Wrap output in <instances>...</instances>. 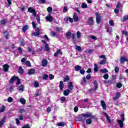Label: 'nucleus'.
<instances>
[{
    "label": "nucleus",
    "mask_w": 128,
    "mask_h": 128,
    "mask_svg": "<svg viewBox=\"0 0 128 128\" xmlns=\"http://www.w3.org/2000/svg\"><path fill=\"white\" fill-rule=\"evenodd\" d=\"M79 118H80V120H81L82 122H86V118H92L93 120H98L96 116L92 115V114L90 112H86V114H82L81 116Z\"/></svg>",
    "instance_id": "f257e3e1"
},
{
    "label": "nucleus",
    "mask_w": 128,
    "mask_h": 128,
    "mask_svg": "<svg viewBox=\"0 0 128 128\" xmlns=\"http://www.w3.org/2000/svg\"><path fill=\"white\" fill-rule=\"evenodd\" d=\"M71 36L72 41L74 44H76V34H72L70 32H68L66 34V36L67 38H70Z\"/></svg>",
    "instance_id": "f03ea898"
},
{
    "label": "nucleus",
    "mask_w": 128,
    "mask_h": 128,
    "mask_svg": "<svg viewBox=\"0 0 128 128\" xmlns=\"http://www.w3.org/2000/svg\"><path fill=\"white\" fill-rule=\"evenodd\" d=\"M121 120H118V123L120 128H124V114H122L120 116Z\"/></svg>",
    "instance_id": "7ed1b4c3"
},
{
    "label": "nucleus",
    "mask_w": 128,
    "mask_h": 128,
    "mask_svg": "<svg viewBox=\"0 0 128 128\" xmlns=\"http://www.w3.org/2000/svg\"><path fill=\"white\" fill-rule=\"evenodd\" d=\"M96 16V22L98 24H100V22H102V16L99 12H96L95 14Z\"/></svg>",
    "instance_id": "20e7f679"
},
{
    "label": "nucleus",
    "mask_w": 128,
    "mask_h": 128,
    "mask_svg": "<svg viewBox=\"0 0 128 128\" xmlns=\"http://www.w3.org/2000/svg\"><path fill=\"white\" fill-rule=\"evenodd\" d=\"M94 17H89L88 18V20H87V23L89 26H94Z\"/></svg>",
    "instance_id": "39448f33"
},
{
    "label": "nucleus",
    "mask_w": 128,
    "mask_h": 128,
    "mask_svg": "<svg viewBox=\"0 0 128 128\" xmlns=\"http://www.w3.org/2000/svg\"><path fill=\"white\" fill-rule=\"evenodd\" d=\"M28 12L32 14V16H36V10L34 9L32 7L28 8Z\"/></svg>",
    "instance_id": "423d86ee"
},
{
    "label": "nucleus",
    "mask_w": 128,
    "mask_h": 128,
    "mask_svg": "<svg viewBox=\"0 0 128 128\" xmlns=\"http://www.w3.org/2000/svg\"><path fill=\"white\" fill-rule=\"evenodd\" d=\"M36 32L32 33V36H39L40 34V28H37L36 30Z\"/></svg>",
    "instance_id": "0eeeda50"
},
{
    "label": "nucleus",
    "mask_w": 128,
    "mask_h": 128,
    "mask_svg": "<svg viewBox=\"0 0 128 128\" xmlns=\"http://www.w3.org/2000/svg\"><path fill=\"white\" fill-rule=\"evenodd\" d=\"M58 54H62V49H57V51L54 54V56L55 58H58Z\"/></svg>",
    "instance_id": "6e6552de"
},
{
    "label": "nucleus",
    "mask_w": 128,
    "mask_h": 128,
    "mask_svg": "<svg viewBox=\"0 0 128 128\" xmlns=\"http://www.w3.org/2000/svg\"><path fill=\"white\" fill-rule=\"evenodd\" d=\"M104 116H106L108 122H109V124H112V120H110V117L108 116V114H106V112H103Z\"/></svg>",
    "instance_id": "1a4fd4ad"
},
{
    "label": "nucleus",
    "mask_w": 128,
    "mask_h": 128,
    "mask_svg": "<svg viewBox=\"0 0 128 128\" xmlns=\"http://www.w3.org/2000/svg\"><path fill=\"white\" fill-rule=\"evenodd\" d=\"M46 18L47 22H52L54 20V18H52V16L50 14L47 16L46 17Z\"/></svg>",
    "instance_id": "9d476101"
},
{
    "label": "nucleus",
    "mask_w": 128,
    "mask_h": 128,
    "mask_svg": "<svg viewBox=\"0 0 128 128\" xmlns=\"http://www.w3.org/2000/svg\"><path fill=\"white\" fill-rule=\"evenodd\" d=\"M100 106L103 110H106V102L104 100L100 101Z\"/></svg>",
    "instance_id": "9b49d317"
},
{
    "label": "nucleus",
    "mask_w": 128,
    "mask_h": 128,
    "mask_svg": "<svg viewBox=\"0 0 128 128\" xmlns=\"http://www.w3.org/2000/svg\"><path fill=\"white\" fill-rule=\"evenodd\" d=\"M8 68H10V65L8 64H5L3 65V70L4 72H8Z\"/></svg>",
    "instance_id": "f8f14e48"
},
{
    "label": "nucleus",
    "mask_w": 128,
    "mask_h": 128,
    "mask_svg": "<svg viewBox=\"0 0 128 128\" xmlns=\"http://www.w3.org/2000/svg\"><path fill=\"white\" fill-rule=\"evenodd\" d=\"M16 78H18V76H16L15 75H14L9 80V83L10 84H14V80H16Z\"/></svg>",
    "instance_id": "ddd939ff"
},
{
    "label": "nucleus",
    "mask_w": 128,
    "mask_h": 128,
    "mask_svg": "<svg viewBox=\"0 0 128 128\" xmlns=\"http://www.w3.org/2000/svg\"><path fill=\"white\" fill-rule=\"evenodd\" d=\"M64 82L62 81H60L59 85L60 90H64Z\"/></svg>",
    "instance_id": "4468645a"
},
{
    "label": "nucleus",
    "mask_w": 128,
    "mask_h": 128,
    "mask_svg": "<svg viewBox=\"0 0 128 128\" xmlns=\"http://www.w3.org/2000/svg\"><path fill=\"white\" fill-rule=\"evenodd\" d=\"M73 18L74 20V22H76L78 21L79 18L76 13H74V14L73 16Z\"/></svg>",
    "instance_id": "2eb2a0df"
},
{
    "label": "nucleus",
    "mask_w": 128,
    "mask_h": 128,
    "mask_svg": "<svg viewBox=\"0 0 128 128\" xmlns=\"http://www.w3.org/2000/svg\"><path fill=\"white\" fill-rule=\"evenodd\" d=\"M6 119V117L5 116L0 120V128H2V126H4V124Z\"/></svg>",
    "instance_id": "dca6fc26"
},
{
    "label": "nucleus",
    "mask_w": 128,
    "mask_h": 128,
    "mask_svg": "<svg viewBox=\"0 0 128 128\" xmlns=\"http://www.w3.org/2000/svg\"><path fill=\"white\" fill-rule=\"evenodd\" d=\"M36 74V70L34 69H30L28 72V74Z\"/></svg>",
    "instance_id": "f3484780"
},
{
    "label": "nucleus",
    "mask_w": 128,
    "mask_h": 128,
    "mask_svg": "<svg viewBox=\"0 0 128 128\" xmlns=\"http://www.w3.org/2000/svg\"><path fill=\"white\" fill-rule=\"evenodd\" d=\"M68 88L70 90H74V85H72V82H70L68 84Z\"/></svg>",
    "instance_id": "a211bd4d"
},
{
    "label": "nucleus",
    "mask_w": 128,
    "mask_h": 128,
    "mask_svg": "<svg viewBox=\"0 0 128 128\" xmlns=\"http://www.w3.org/2000/svg\"><path fill=\"white\" fill-rule=\"evenodd\" d=\"M93 84L94 86V90H98V81L94 80V82Z\"/></svg>",
    "instance_id": "6ab92c4d"
},
{
    "label": "nucleus",
    "mask_w": 128,
    "mask_h": 128,
    "mask_svg": "<svg viewBox=\"0 0 128 128\" xmlns=\"http://www.w3.org/2000/svg\"><path fill=\"white\" fill-rule=\"evenodd\" d=\"M42 66H46V64H48V60L46 59L44 60L42 62Z\"/></svg>",
    "instance_id": "aec40b11"
},
{
    "label": "nucleus",
    "mask_w": 128,
    "mask_h": 128,
    "mask_svg": "<svg viewBox=\"0 0 128 128\" xmlns=\"http://www.w3.org/2000/svg\"><path fill=\"white\" fill-rule=\"evenodd\" d=\"M70 90L68 89L66 90H64V96H68L69 94H70Z\"/></svg>",
    "instance_id": "412c9836"
},
{
    "label": "nucleus",
    "mask_w": 128,
    "mask_h": 128,
    "mask_svg": "<svg viewBox=\"0 0 128 128\" xmlns=\"http://www.w3.org/2000/svg\"><path fill=\"white\" fill-rule=\"evenodd\" d=\"M28 29V26L25 25L24 26H23L22 28V30L23 32H26V30Z\"/></svg>",
    "instance_id": "4be33fe9"
},
{
    "label": "nucleus",
    "mask_w": 128,
    "mask_h": 128,
    "mask_svg": "<svg viewBox=\"0 0 128 128\" xmlns=\"http://www.w3.org/2000/svg\"><path fill=\"white\" fill-rule=\"evenodd\" d=\"M94 72H98V64H94Z\"/></svg>",
    "instance_id": "5701e85b"
},
{
    "label": "nucleus",
    "mask_w": 128,
    "mask_h": 128,
    "mask_svg": "<svg viewBox=\"0 0 128 128\" xmlns=\"http://www.w3.org/2000/svg\"><path fill=\"white\" fill-rule=\"evenodd\" d=\"M4 34H6L4 36L5 38H6V40H8V36H10V33L8 32V31H5L4 32H3Z\"/></svg>",
    "instance_id": "b1692460"
},
{
    "label": "nucleus",
    "mask_w": 128,
    "mask_h": 128,
    "mask_svg": "<svg viewBox=\"0 0 128 128\" xmlns=\"http://www.w3.org/2000/svg\"><path fill=\"white\" fill-rule=\"evenodd\" d=\"M74 70L76 72H78V70H82V66H80L77 65L74 67Z\"/></svg>",
    "instance_id": "393cba45"
},
{
    "label": "nucleus",
    "mask_w": 128,
    "mask_h": 128,
    "mask_svg": "<svg viewBox=\"0 0 128 128\" xmlns=\"http://www.w3.org/2000/svg\"><path fill=\"white\" fill-rule=\"evenodd\" d=\"M70 80V76L68 75H66L65 78H64V82H68Z\"/></svg>",
    "instance_id": "a878e982"
},
{
    "label": "nucleus",
    "mask_w": 128,
    "mask_h": 128,
    "mask_svg": "<svg viewBox=\"0 0 128 128\" xmlns=\"http://www.w3.org/2000/svg\"><path fill=\"white\" fill-rule=\"evenodd\" d=\"M92 123V118H89L86 120V124H90Z\"/></svg>",
    "instance_id": "bb28decb"
},
{
    "label": "nucleus",
    "mask_w": 128,
    "mask_h": 128,
    "mask_svg": "<svg viewBox=\"0 0 128 128\" xmlns=\"http://www.w3.org/2000/svg\"><path fill=\"white\" fill-rule=\"evenodd\" d=\"M126 60V58L124 56L120 58V62L122 64H124V62Z\"/></svg>",
    "instance_id": "cd10ccee"
},
{
    "label": "nucleus",
    "mask_w": 128,
    "mask_h": 128,
    "mask_svg": "<svg viewBox=\"0 0 128 128\" xmlns=\"http://www.w3.org/2000/svg\"><path fill=\"white\" fill-rule=\"evenodd\" d=\"M16 80H17L16 86H18V84H22V82H20V78H18V76H17V78H16Z\"/></svg>",
    "instance_id": "c85d7f7f"
},
{
    "label": "nucleus",
    "mask_w": 128,
    "mask_h": 128,
    "mask_svg": "<svg viewBox=\"0 0 128 128\" xmlns=\"http://www.w3.org/2000/svg\"><path fill=\"white\" fill-rule=\"evenodd\" d=\"M20 102L22 104H24L26 102V101L24 98H20Z\"/></svg>",
    "instance_id": "c756f323"
},
{
    "label": "nucleus",
    "mask_w": 128,
    "mask_h": 128,
    "mask_svg": "<svg viewBox=\"0 0 128 128\" xmlns=\"http://www.w3.org/2000/svg\"><path fill=\"white\" fill-rule=\"evenodd\" d=\"M120 92H117L116 94V97L114 98V100H118V98H120Z\"/></svg>",
    "instance_id": "7c9ffc66"
},
{
    "label": "nucleus",
    "mask_w": 128,
    "mask_h": 128,
    "mask_svg": "<svg viewBox=\"0 0 128 128\" xmlns=\"http://www.w3.org/2000/svg\"><path fill=\"white\" fill-rule=\"evenodd\" d=\"M42 78L45 80H48V75L47 74H44L42 76Z\"/></svg>",
    "instance_id": "2f4dec72"
},
{
    "label": "nucleus",
    "mask_w": 128,
    "mask_h": 128,
    "mask_svg": "<svg viewBox=\"0 0 128 128\" xmlns=\"http://www.w3.org/2000/svg\"><path fill=\"white\" fill-rule=\"evenodd\" d=\"M57 125L58 126H66V122H60L58 123Z\"/></svg>",
    "instance_id": "473e14b6"
},
{
    "label": "nucleus",
    "mask_w": 128,
    "mask_h": 128,
    "mask_svg": "<svg viewBox=\"0 0 128 128\" xmlns=\"http://www.w3.org/2000/svg\"><path fill=\"white\" fill-rule=\"evenodd\" d=\"M0 24H2V26H4V24H6V19H3L1 20L0 22Z\"/></svg>",
    "instance_id": "72a5a7b5"
},
{
    "label": "nucleus",
    "mask_w": 128,
    "mask_h": 128,
    "mask_svg": "<svg viewBox=\"0 0 128 128\" xmlns=\"http://www.w3.org/2000/svg\"><path fill=\"white\" fill-rule=\"evenodd\" d=\"M76 49L78 50V52H81V50H82V48L80 46H78V45L76 46Z\"/></svg>",
    "instance_id": "f704fd0d"
},
{
    "label": "nucleus",
    "mask_w": 128,
    "mask_h": 128,
    "mask_svg": "<svg viewBox=\"0 0 128 128\" xmlns=\"http://www.w3.org/2000/svg\"><path fill=\"white\" fill-rule=\"evenodd\" d=\"M86 82V77H84L81 81V84L84 85Z\"/></svg>",
    "instance_id": "c9c22d12"
},
{
    "label": "nucleus",
    "mask_w": 128,
    "mask_h": 128,
    "mask_svg": "<svg viewBox=\"0 0 128 128\" xmlns=\"http://www.w3.org/2000/svg\"><path fill=\"white\" fill-rule=\"evenodd\" d=\"M106 83L109 84H114V79L113 78L110 79L107 81Z\"/></svg>",
    "instance_id": "e433bc0d"
},
{
    "label": "nucleus",
    "mask_w": 128,
    "mask_h": 128,
    "mask_svg": "<svg viewBox=\"0 0 128 128\" xmlns=\"http://www.w3.org/2000/svg\"><path fill=\"white\" fill-rule=\"evenodd\" d=\"M2 108L0 109V114L1 112H4L6 110V106L4 105H2Z\"/></svg>",
    "instance_id": "4c0bfd02"
},
{
    "label": "nucleus",
    "mask_w": 128,
    "mask_h": 128,
    "mask_svg": "<svg viewBox=\"0 0 128 128\" xmlns=\"http://www.w3.org/2000/svg\"><path fill=\"white\" fill-rule=\"evenodd\" d=\"M34 88H38L40 86V84L37 81H35L34 84Z\"/></svg>",
    "instance_id": "58836bf2"
},
{
    "label": "nucleus",
    "mask_w": 128,
    "mask_h": 128,
    "mask_svg": "<svg viewBox=\"0 0 128 128\" xmlns=\"http://www.w3.org/2000/svg\"><path fill=\"white\" fill-rule=\"evenodd\" d=\"M18 73L20 74H24V69H22V67L20 66L19 68Z\"/></svg>",
    "instance_id": "ea45409f"
},
{
    "label": "nucleus",
    "mask_w": 128,
    "mask_h": 128,
    "mask_svg": "<svg viewBox=\"0 0 128 128\" xmlns=\"http://www.w3.org/2000/svg\"><path fill=\"white\" fill-rule=\"evenodd\" d=\"M106 64V60H101L100 62V64L104 65V64Z\"/></svg>",
    "instance_id": "a19ab883"
},
{
    "label": "nucleus",
    "mask_w": 128,
    "mask_h": 128,
    "mask_svg": "<svg viewBox=\"0 0 128 128\" xmlns=\"http://www.w3.org/2000/svg\"><path fill=\"white\" fill-rule=\"evenodd\" d=\"M100 72H101L102 74H106V72H108V70L106 68H104V70H100Z\"/></svg>",
    "instance_id": "79ce46f5"
},
{
    "label": "nucleus",
    "mask_w": 128,
    "mask_h": 128,
    "mask_svg": "<svg viewBox=\"0 0 128 128\" xmlns=\"http://www.w3.org/2000/svg\"><path fill=\"white\" fill-rule=\"evenodd\" d=\"M24 112H25L24 108H22L19 109L18 112L19 114H24Z\"/></svg>",
    "instance_id": "37998d69"
},
{
    "label": "nucleus",
    "mask_w": 128,
    "mask_h": 128,
    "mask_svg": "<svg viewBox=\"0 0 128 128\" xmlns=\"http://www.w3.org/2000/svg\"><path fill=\"white\" fill-rule=\"evenodd\" d=\"M47 12H52V6H49L47 8Z\"/></svg>",
    "instance_id": "c03bdc74"
},
{
    "label": "nucleus",
    "mask_w": 128,
    "mask_h": 128,
    "mask_svg": "<svg viewBox=\"0 0 128 128\" xmlns=\"http://www.w3.org/2000/svg\"><path fill=\"white\" fill-rule=\"evenodd\" d=\"M45 50L46 52H50V47H48V44H46L45 45Z\"/></svg>",
    "instance_id": "a18cd8bd"
},
{
    "label": "nucleus",
    "mask_w": 128,
    "mask_h": 128,
    "mask_svg": "<svg viewBox=\"0 0 128 128\" xmlns=\"http://www.w3.org/2000/svg\"><path fill=\"white\" fill-rule=\"evenodd\" d=\"M24 86L21 85L19 86V90L21 92H24Z\"/></svg>",
    "instance_id": "49530a36"
},
{
    "label": "nucleus",
    "mask_w": 128,
    "mask_h": 128,
    "mask_svg": "<svg viewBox=\"0 0 128 128\" xmlns=\"http://www.w3.org/2000/svg\"><path fill=\"white\" fill-rule=\"evenodd\" d=\"M82 8H88V5L85 3H82Z\"/></svg>",
    "instance_id": "de8ad7c7"
},
{
    "label": "nucleus",
    "mask_w": 128,
    "mask_h": 128,
    "mask_svg": "<svg viewBox=\"0 0 128 128\" xmlns=\"http://www.w3.org/2000/svg\"><path fill=\"white\" fill-rule=\"evenodd\" d=\"M122 34H124V36H128V32H126V30L122 31Z\"/></svg>",
    "instance_id": "09e8293b"
},
{
    "label": "nucleus",
    "mask_w": 128,
    "mask_h": 128,
    "mask_svg": "<svg viewBox=\"0 0 128 128\" xmlns=\"http://www.w3.org/2000/svg\"><path fill=\"white\" fill-rule=\"evenodd\" d=\"M116 87L118 88H120L122 86V83L120 82H118L116 84Z\"/></svg>",
    "instance_id": "8fccbe9b"
},
{
    "label": "nucleus",
    "mask_w": 128,
    "mask_h": 128,
    "mask_svg": "<svg viewBox=\"0 0 128 128\" xmlns=\"http://www.w3.org/2000/svg\"><path fill=\"white\" fill-rule=\"evenodd\" d=\"M76 36H77L78 38H80V36H82V34L80 33V31L77 32Z\"/></svg>",
    "instance_id": "3c124183"
},
{
    "label": "nucleus",
    "mask_w": 128,
    "mask_h": 128,
    "mask_svg": "<svg viewBox=\"0 0 128 128\" xmlns=\"http://www.w3.org/2000/svg\"><path fill=\"white\" fill-rule=\"evenodd\" d=\"M26 6H22L20 8V10H21V12H24L26 10Z\"/></svg>",
    "instance_id": "603ef678"
},
{
    "label": "nucleus",
    "mask_w": 128,
    "mask_h": 128,
    "mask_svg": "<svg viewBox=\"0 0 128 128\" xmlns=\"http://www.w3.org/2000/svg\"><path fill=\"white\" fill-rule=\"evenodd\" d=\"M36 20L38 22H40V15L38 14L36 16Z\"/></svg>",
    "instance_id": "864d4df0"
},
{
    "label": "nucleus",
    "mask_w": 128,
    "mask_h": 128,
    "mask_svg": "<svg viewBox=\"0 0 128 128\" xmlns=\"http://www.w3.org/2000/svg\"><path fill=\"white\" fill-rule=\"evenodd\" d=\"M103 78L104 80H108V74H106L104 75Z\"/></svg>",
    "instance_id": "5fc2aeb1"
},
{
    "label": "nucleus",
    "mask_w": 128,
    "mask_h": 128,
    "mask_svg": "<svg viewBox=\"0 0 128 128\" xmlns=\"http://www.w3.org/2000/svg\"><path fill=\"white\" fill-rule=\"evenodd\" d=\"M20 46H26V43H24V40L23 39L20 41Z\"/></svg>",
    "instance_id": "6e6d98bb"
},
{
    "label": "nucleus",
    "mask_w": 128,
    "mask_h": 128,
    "mask_svg": "<svg viewBox=\"0 0 128 128\" xmlns=\"http://www.w3.org/2000/svg\"><path fill=\"white\" fill-rule=\"evenodd\" d=\"M80 74H81L84 75L86 72V70H84V69H80Z\"/></svg>",
    "instance_id": "4d7b16f0"
},
{
    "label": "nucleus",
    "mask_w": 128,
    "mask_h": 128,
    "mask_svg": "<svg viewBox=\"0 0 128 128\" xmlns=\"http://www.w3.org/2000/svg\"><path fill=\"white\" fill-rule=\"evenodd\" d=\"M24 64L28 66H30V62L28 60H26V61Z\"/></svg>",
    "instance_id": "13d9d810"
},
{
    "label": "nucleus",
    "mask_w": 128,
    "mask_h": 128,
    "mask_svg": "<svg viewBox=\"0 0 128 128\" xmlns=\"http://www.w3.org/2000/svg\"><path fill=\"white\" fill-rule=\"evenodd\" d=\"M86 79L90 80V78H92V75H90V74H88L86 78Z\"/></svg>",
    "instance_id": "bf43d9fd"
},
{
    "label": "nucleus",
    "mask_w": 128,
    "mask_h": 128,
    "mask_svg": "<svg viewBox=\"0 0 128 128\" xmlns=\"http://www.w3.org/2000/svg\"><path fill=\"white\" fill-rule=\"evenodd\" d=\"M109 24L111 26H114V21H112V20H110Z\"/></svg>",
    "instance_id": "052dcab7"
},
{
    "label": "nucleus",
    "mask_w": 128,
    "mask_h": 128,
    "mask_svg": "<svg viewBox=\"0 0 128 128\" xmlns=\"http://www.w3.org/2000/svg\"><path fill=\"white\" fill-rule=\"evenodd\" d=\"M50 80H54V76L52 74H49Z\"/></svg>",
    "instance_id": "680f3d73"
},
{
    "label": "nucleus",
    "mask_w": 128,
    "mask_h": 128,
    "mask_svg": "<svg viewBox=\"0 0 128 128\" xmlns=\"http://www.w3.org/2000/svg\"><path fill=\"white\" fill-rule=\"evenodd\" d=\"M46 0H38V3L39 4H46Z\"/></svg>",
    "instance_id": "e2e57ef3"
},
{
    "label": "nucleus",
    "mask_w": 128,
    "mask_h": 128,
    "mask_svg": "<svg viewBox=\"0 0 128 128\" xmlns=\"http://www.w3.org/2000/svg\"><path fill=\"white\" fill-rule=\"evenodd\" d=\"M120 2H118V3H117V4L116 6V8H120Z\"/></svg>",
    "instance_id": "0e129e2a"
},
{
    "label": "nucleus",
    "mask_w": 128,
    "mask_h": 128,
    "mask_svg": "<svg viewBox=\"0 0 128 128\" xmlns=\"http://www.w3.org/2000/svg\"><path fill=\"white\" fill-rule=\"evenodd\" d=\"M60 100H62V102H66V99L64 96H62L60 98Z\"/></svg>",
    "instance_id": "69168bd1"
},
{
    "label": "nucleus",
    "mask_w": 128,
    "mask_h": 128,
    "mask_svg": "<svg viewBox=\"0 0 128 128\" xmlns=\"http://www.w3.org/2000/svg\"><path fill=\"white\" fill-rule=\"evenodd\" d=\"M32 25L34 28H36V24L34 22H32Z\"/></svg>",
    "instance_id": "338daca9"
},
{
    "label": "nucleus",
    "mask_w": 128,
    "mask_h": 128,
    "mask_svg": "<svg viewBox=\"0 0 128 128\" xmlns=\"http://www.w3.org/2000/svg\"><path fill=\"white\" fill-rule=\"evenodd\" d=\"M22 128H30V124H26V125L23 126Z\"/></svg>",
    "instance_id": "774afa93"
}]
</instances>
